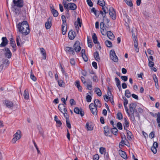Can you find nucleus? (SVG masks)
I'll list each match as a JSON object with an SVG mask.
<instances>
[{
  "label": "nucleus",
  "instance_id": "f257e3e1",
  "mask_svg": "<svg viewBox=\"0 0 160 160\" xmlns=\"http://www.w3.org/2000/svg\"><path fill=\"white\" fill-rule=\"evenodd\" d=\"M17 28L19 32L24 35H27L29 33V25L26 21H24L22 23H19L17 25Z\"/></svg>",
  "mask_w": 160,
  "mask_h": 160
},
{
  "label": "nucleus",
  "instance_id": "f03ea898",
  "mask_svg": "<svg viewBox=\"0 0 160 160\" xmlns=\"http://www.w3.org/2000/svg\"><path fill=\"white\" fill-rule=\"evenodd\" d=\"M12 2V10L16 15H19L21 12V8L23 6V0H13Z\"/></svg>",
  "mask_w": 160,
  "mask_h": 160
},
{
  "label": "nucleus",
  "instance_id": "7ed1b4c3",
  "mask_svg": "<svg viewBox=\"0 0 160 160\" xmlns=\"http://www.w3.org/2000/svg\"><path fill=\"white\" fill-rule=\"evenodd\" d=\"M136 105L135 104L132 103L129 104V109L130 112L129 113V117L130 118V119L132 122L133 123L135 122V119L134 117V114L135 112V108Z\"/></svg>",
  "mask_w": 160,
  "mask_h": 160
},
{
  "label": "nucleus",
  "instance_id": "20e7f679",
  "mask_svg": "<svg viewBox=\"0 0 160 160\" xmlns=\"http://www.w3.org/2000/svg\"><path fill=\"white\" fill-rule=\"evenodd\" d=\"M110 57L111 59L115 62H117L118 59L113 50H111L110 52Z\"/></svg>",
  "mask_w": 160,
  "mask_h": 160
},
{
  "label": "nucleus",
  "instance_id": "39448f33",
  "mask_svg": "<svg viewBox=\"0 0 160 160\" xmlns=\"http://www.w3.org/2000/svg\"><path fill=\"white\" fill-rule=\"evenodd\" d=\"M109 15L112 19L114 20L116 19V15L115 11L113 8L110 7L109 9Z\"/></svg>",
  "mask_w": 160,
  "mask_h": 160
},
{
  "label": "nucleus",
  "instance_id": "423d86ee",
  "mask_svg": "<svg viewBox=\"0 0 160 160\" xmlns=\"http://www.w3.org/2000/svg\"><path fill=\"white\" fill-rule=\"evenodd\" d=\"M73 47L74 50L77 52H79L81 50L80 43L79 41H77L74 44Z\"/></svg>",
  "mask_w": 160,
  "mask_h": 160
},
{
  "label": "nucleus",
  "instance_id": "0eeeda50",
  "mask_svg": "<svg viewBox=\"0 0 160 160\" xmlns=\"http://www.w3.org/2000/svg\"><path fill=\"white\" fill-rule=\"evenodd\" d=\"M111 128L108 126H106L104 128V133L105 135L106 136H111V133L110 132Z\"/></svg>",
  "mask_w": 160,
  "mask_h": 160
},
{
  "label": "nucleus",
  "instance_id": "6e6552de",
  "mask_svg": "<svg viewBox=\"0 0 160 160\" xmlns=\"http://www.w3.org/2000/svg\"><path fill=\"white\" fill-rule=\"evenodd\" d=\"M74 111L77 114H80L81 117L83 116L84 114V112L82 109L81 108L79 109L78 107L75 108Z\"/></svg>",
  "mask_w": 160,
  "mask_h": 160
},
{
  "label": "nucleus",
  "instance_id": "1a4fd4ad",
  "mask_svg": "<svg viewBox=\"0 0 160 160\" xmlns=\"http://www.w3.org/2000/svg\"><path fill=\"white\" fill-rule=\"evenodd\" d=\"M143 112V109L139 107L137 108V109H135V111L134 114V117H137L138 118V119L140 120V117L139 114L138 113H141Z\"/></svg>",
  "mask_w": 160,
  "mask_h": 160
},
{
  "label": "nucleus",
  "instance_id": "9d476101",
  "mask_svg": "<svg viewBox=\"0 0 160 160\" xmlns=\"http://www.w3.org/2000/svg\"><path fill=\"white\" fill-rule=\"evenodd\" d=\"M4 54L5 57L8 58H10L11 57L12 53L8 48H5Z\"/></svg>",
  "mask_w": 160,
  "mask_h": 160
},
{
  "label": "nucleus",
  "instance_id": "9b49d317",
  "mask_svg": "<svg viewBox=\"0 0 160 160\" xmlns=\"http://www.w3.org/2000/svg\"><path fill=\"white\" fill-rule=\"evenodd\" d=\"M65 104H59L58 106V108L60 111L62 113H63L64 111L65 113L66 112H67V110L66 108Z\"/></svg>",
  "mask_w": 160,
  "mask_h": 160
},
{
  "label": "nucleus",
  "instance_id": "f8f14e48",
  "mask_svg": "<svg viewBox=\"0 0 160 160\" xmlns=\"http://www.w3.org/2000/svg\"><path fill=\"white\" fill-rule=\"evenodd\" d=\"M2 42L0 44V47H5L8 44V40L6 37H2Z\"/></svg>",
  "mask_w": 160,
  "mask_h": 160
},
{
  "label": "nucleus",
  "instance_id": "ddd939ff",
  "mask_svg": "<svg viewBox=\"0 0 160 160\" xmlns=\"http://www.w3.org/2000/svg\"><path fill=\"white\" fill-rule=\"evenodd\" d=\"M4 103L6 107L8 108H12L14 106L13 103L12 101L8 100H5Z\"/></svg>",
  "mask_w": 160,
  "mask_h": 160
},
{
  "label": "nucleus",
  "instance_id": "4468645a",
  "mask_svg": "<svg viewBox=\"0 0 160 160\" xmlns=\"http://www.w3.org/2000/svg\"><path fill=\"white\" fill-rule=\"evenodd\" d=\"M92 38L93 40V42L95 44H98L99 45V47L100 49L101 48V47L100 46L99 43L98 41L96 35L95 33H93L92 36Z\"/></svg>",
  "mask_w": 160,
  "mask_h": 160
},
{
  "label": "nucleus",
  "instance_id": "2eb2a0df",
  "mask_svg": "<svg viewBox=\"0 0 160 160\" xmlns=\"http://www.w3.org/2000/svg\"><path fill=\"white\" fill-rule=\"evenodd\" d=\"M133 41L134 45L135 48V50L137 52H138L139 51V49L138 48V41L137 40V38L135 35L134 36V37L133 38Z\"/></svg>",
  "mask_w": 160,
  "mask_h": 160
},
{
  "label": "nucleus",
  "instance_id": "dca6fc26",
  "mask_svg": "<svg viewBox=\"0 0 160 160\" xmlns=\"http://www.w3.org/2000/svg\"><path fill=\"white\" fill-rule=\"evenodd\" d=\"M77 6L73 3H68V9L74 10L77 8Z\"/></svg>",
  "mask_w": 160,
  "mask_h": 160
},
{
  "label": "nucleus",
  "instance_id": "f3484780",
  "mask_svg": "<svg viewBox=\"0 0 160 160\" xmlns=\"http://www.w3.org/2000/svg\"><path fill=\"white\" fill-rule=\"evenodd\" d=\"M65 50L66 51L68 52L70 54H72V55H74L75 54L74 50L72 48L67 47H66Z\"/></svg>",
  "mask_w": 160,
  "mask_h": 160
},
{
  "label": "nucleus",
  "instance_id": "a211bd4d",
  "mask_svg": "<svg viewBox=\"0 0 160 160\" xmlns=\"http://www.w3.org/2000/svg\"><path fill=\"white\" fill-rule=\"evenodd\" d=\"M50 18H48L47 21L45 23V26L47 29H49L51 26V22Z\"/></svg>",
  "mask_w": 160,
  "mask_h": 160
},
{
  "label": "nucleus",
  "instance_id": "6ab92c4d",
  "mask_svg": "<svg viewBox=\"0 0 160 160\" xmlns=\"http://www.w3.org/2000/svg\"><path fill=\"white\" fill-rule=\"evenodd\" d=\"M107 34L108 37L111 40H113L114 38V36L112 33L110 31H108L107 32Z\"/></svg>",
  "mask_w": 160,
  "mask_h": 160
},
{
  "label": "nucleus",
  "instance_id": "aec40b11",
  "mask_svg": "<svg viewBox=\"0 0 160 160\" xmlns=\"http://www.w3.org/2000/svg\"><path fill=\"white\" fill-rule=\"evenodd\" d=\"M75 33L72 31H70L68 34V36L69 38L71 40H73L74 39L75 36Z\"/></svg>",
  "mask_w": 160,
  "mask_h": 160
},
{
  "label": "nucleus",
  "instance_id": "412c9836",
  "mask_svg": "<svg viewBox=\"0 0 160 160\" xmlns=\"http://www.w3.org/2000/svg\"><path fill=\"white\" fill-rule=\"evenodd\" d=\"M86 127L88 130H92L93 129V127L91 122H87L86 125Z\"/></svg>",
  "mask_w": 160,
  "mask_h": 160
},
{
  "label": "nucleus",
  "instance_id": "4be33fe9",
  "mask_svg": "<svg viewBox=\"0 0 160 160\" xmlns=\"http://www.w3.org/2000/svg\"><path fill=\"white\" fill-rule=\"evenodd\" d=\"M115 80L116 81V84L119 89V90L120 91L121 89V88L120 85V82L119 79L117 78H115Z\"/></svg>",
  "mask_w": 160,
  "mask_h": 160
},
{
  "label": "nucleus",
  "instance_id": "5701e85b",
  "mask_svg": "<svg viewBox=\"0 0 160 160\" xmlns=\"http://www.w3.org/2000/svg\"><path fill=\"white\" fill-rule=\"evenodd\" d=\"M75 85L78 88V91L81 92L82 91V87L80 85V82L79 81H76L75 82Z\"/></svg>",
  "mask_w": 160,
  "mask_h": 160
},
{
  "label": "nucleus",
  "instance_id": "b1692460",
  "mask_svg": "<svg viewBox=\"0 0 160 160\" xmlns=\"http://www.w3.org/2000/svg\"><path fill=\"white\" fill-rule=\"evenodd\" d=\"M23 96L25 99L28 100L29 99V95L28 91L26 89L24 90L23 94Z\"/></svg>",
  "mask_w": 160,
  "mask_h": 160
},
{
  "label": "nucleus",
  "instance_id": "393cba45",
  "mask_svg": "<svg viewBox=\"0 0 160 160\" xmlns=\"http://www.w3.org/2000/svg\"><path fill=\"white\" fill-rule=\"evenodd\" d=\"M66 25L67 24H62V34L63 35H65L66 32L67 28L65 27Z\"/></svg>",
  "mask_w": 160,
  "mask_h": 160
},
{
  "label": "nucleus",
  "instance_id": "a878e982",
  "mask_svg": "<svg viewBox=\"0 0 160 160\" xmlns=\"http://www.w3.org/2000/svg\"><path fill=\"white\" fill-rule=\"evenodd\" d=\"M94 104L96 107H100L101 106V104L100 101L98 99H95L94 100Z\"/></svg>",
  "mask_w": 160,
  "mask_h": 160
},
{
  "label": "nucleus",
  "instance_id": "bb28decb",
  "mask_svg": "<svg viewBox=\"0 0 160 160\" xmlns=\"http://www.w3.org/2000/svg\"><path fill=\"white\" fill-rule=\"evenodd\" d=\"M40 50L41 53L43 56V58L44 59H45L46 58V52L44 49L43 48H40Z\"/></svg>",
  "mask_w": 160,
  "mask_h": 160
},
{
  "label": "nucleus",
  "instance_id": "cd10ccee",
  "mask_svg": "<svg viewBox=\"0 0 160 160\" xmlns=\"http://www.w3.org/2000/svg\"><path fill=\"white\" fill-rule=\"evenodd\" d=\"M94 56L95 60L97 61H99L100 59L99 58V54L97 52H95L94 53Z\"/></svg>",
  "mask_w": 160,
  "mask_h": 160
},
{
  "label": "nucleus",
  "instance_id": "c85d7f7f",
  "mask_svg": "<svg viewBox=\"0 0 160 160\" xmlns=\"http://www.w3.org/2000/svg\"><path fill=\"white\" fill-rule=\"evenodd\" d=\"M20 132L19 131H18L15 134L14 136L15 138H17L18 140L20 139L21 138V136L20 135Z\"/></svg>",
  "mask_w": 160,
  "mask_h": 160
},
{
  "label": "nucleus",
  "instance_id": "c756f323",
  "mask_svg": "<svg viewBox=\"0 0 160 160\" xmlns=\"http://www.w3.org/2000/svg\"><path fill=\"white\" fill-rule=\"evenodd\" d=\"M66 123L67 127L69 129L71 128V125L69 119L68 117H66Z\"/></svg>",
  "mask_w": 160,
  "mask_h": 160
},
{
  "label": "nucleus",
  "instance_id": "7c9ffc66",
  "mask_svg": "<svg viewBox=\"0 0 160 160\" xmlns=\"http://www.w3.org/2000/svg\"><path fill=\"white\" fill-rule=\"evenodd\" d=\"M51 11L53 16L54 17H56L58 16V13L57 10L53 8Z\"/></svg>",
  "mask_w": 160,
  "mask_h": 160
},
{
  "label": "nucleus",
  "instance_id": "2f4dec72",
  "mask_svg": "<svg viewBox=\"0 0 160 160\" xmlns=\"http://www.w3.org/2000/svg\"><path fill=\"white\" fill-rule=\"evenodd\" d=\"M112 133L115 135L118 134V130L116 127H114L111 129Z\"/></svg>",
  "mask_w": 160,
  "mask_h": 160
},
{
  "label": "nucleus",
  "instance_id": "473e14b6",
  "mask_svg": "<svg viewBox=\"0 0 160 160\" xmlns=\"http://www.w3.org/2000/svg\"><path fill=\"white\" fill-rule=\"evenodd\" d=\"M95 92L99 96H101L102 95V92L100 89L98 88H95Z\"/></svg>",
  "mask_w": 160,
  "mask_h": 160
},
{
  "label": "nucleus",
  "instance_id": "72a5a7b5",
  "mask_svg": "<svg viewBox=\"0 0 160 160\" xmlns=\"http://www.w3.org/2000/svg\"><path fill=\"white\" fill-rule=\"evenodd\" d=\"M98 3L102 7L105 5V3L103 0H98Z\"/></svg>",
  "mask_w": 160,
  "mask_h": 160
},
{
  "label": "nucleus",
  "instance_id": "f704fd0d",
  "mask_svg": "<svg viewBox=\"0 0 160 160\" xmlns=\"http://www.w3.org/2000/svg\"><path fill=\"white\" fill-rule=\"evenodd\" d=\"M92 113L93 115H96L97 114V107H94L92 109L90 110Z\"/></svg>",
  "mask_w": 160,
  "mask_h": 160
},
{
  "label": "nucleus",
  "instance_id": "c9c22d12",
  "mask_svg": "<svg viewBox=\"0 0 160 160\" xmlns=\"http://www.w3.org/2000/svg\"><path fill=\"white\" fill-rule=\"evenodd\" d=\"M62 3L65 8L67 9V12H68L69 11V10H68V3L67 4V2L64 0L63 1Z\"/></svg>",
  "mask_w": 160,
  "mask_h": 160
},
{
  "label": "nucleus",
  "instance_id": "e433bc0d",
  "mask_svg": "<svg viewBox=\"0 0 160 160\" xmlns=\"http://www.w3.org/2000/svg\"><path fill=\"white\" fill-rule=\"evenodd\" d=\"M125 95L128 98H130L131 96V93L129 90L127 89L125 91Z\"/></svg>",
  "mask_w": 160,
  "mask_h": 160
},
{
  "label": "nucleus",
  "instance_id": "4c0bfd02",
  "mask_svg": "<svg viewBox=\"0 0 160 160\" xmlns=\"http://www.w3.org/2000/svg\"><path fill=\"white\" fill-rule=\"evenodd\" d=\"M101 32L102 33V34L103 35H106L107 34V32H106V29L104 27L103 28H101Z\"/></svg>",
  "mask_w": 160,
  "mask_h": 160
},
{
  "label": "nucleus",
  "instance_id": "58836bf2",
  "mask_svg": "<svg viewBox=\"0 0 160 160\" xmlns=\"http://www.w3.org/2000/svg\"><path fill=\"white\" fill-rule=\"evenodd\" d=\"M121 156L124 159L127 158V156L125 152L124 151H121L120 153Z\"/></svg>",
  "mask_w": 160,
  "mask_h": 160
},
{
  "label": "nucleus",
  "instance_id": "ea45409f",
  "mask_svg": "<svg viewBox=\"0 0 160 160\" xmlns=\"http://www.w3.org/2000/svg\"><path fill=\"white\" fill-rule=\"evenodd\" d=\"M124 122L123 124L124 128H127L129 126V122L126 118H124Z\"/></svg>",
  "mask_w": 160,
  "mask_h": 160
},
{
  "label": "nucleus",
  "instance_id": "a19ab883",
  "mask_svg": "<svg viewBox=\"0 0 160 160\" xmlns=\"http://www.w3.org/2000/svg\"><path fill=\"white\" fill-rule=\"evenodd\" d=\"M125 2L130 7H132L133 6V4L132 1L130 0H125Z\"/></svg>",
  "mask_w": 160,
  "mask_h": 160
},
{
  "label": "nucleus",
  "instance_id": "79ce46f5",
  "mask_svg": "<svg viewBox=\"0 0 160 160\" xmlns=\"http://www.w3.org/2000/svg\"><path fill=\"white\" fill-rule=\"evenodd\" d=\"M105 44L108 47L110 48L112 47V42L106 40L105 42Z\"/></svg>",
  "mask_w": 160,
  "mask_h": 160
},
{
  "label": "nucleus",
  "instance_id": "37998d69",
  "mask_svg": "<svg viewBox=\"0 0 160 160\" xmlns=\"http://www.w3.org/2000/svg\"><path fill=\"white\" fill-rule=\"evenodd\" d=\"M30 78H31L34 81H35L36 80V77L34 76L33 74L32 73V70H31L30 72Z\"/></svg>",
  "mask_w": 160,
  "mask_h": 160
},
{
  "label": "nucleus",
  "instance_id": "c03bdc74",
  "mask_svg": "<svg viewBox=\"0 0 160 160\" xmlns=\"http://www.w3.org/2000/svg\"><path fill=\"white\" fill-rule=\"evenodd\" d=\"M117 118L119 120H121L122 119L123 116L122 113L120 112H119L117 114Z\"/></svg>",
  "mask_w": 160,
  "mask_h": 160
},
{
  "label": "nucleus",
  "instance_id": "a18cd8bd",
  "mask_svg": "<svg viewBox=\"0 0 160 160\" xmlns=\"http://www.w3.org/2000/svg\"><path fill=\"white\" fill-rule=\"evenodd\" d=\"M57 82H58L59 86L60 87H63V86L64 85V82L62 80H58Z\"/></svg>",
  "mask_w": 160,
  "mask_h": 160
},
{
  "label": "nucleus",
  "instance_id": "49530a36",
  "mask_svg": "<svg viewBox=\"0 0 160 160\" xmlns=\"http://www.w3.org/2000/svg\"><path fill=\"white\" fill-rule=\"evenodd\" d=\"M155 115H157V121L158 123L160 122V113L158 112L157 114L155 113Z\"/></svg>",
  "mask_w": 160,
  "mask_h": 160
},
{
  "label": "nucleus",
  "instance_id": "de8ad7c7",
  "mask_svg": "<svg viewBox=\"0 0 160 160\" xmlns=\"http://www.w3.org/2000/svg\"><path fill=\"white\" fill-rule=\"evenodd\" d=\"M16 41L17 46H20L19 41H21V38L19 36H18L17 37Z\"/></svg>",
  "mask_w": 160,
  "mask_h": 160
},
{
  "label": "nucleus",
  "instance_id": "09e8293b",
  "mask_svg": "<svg viewBox=\"0 0 160 160\" xmlns=\"http://www.w3.org/2000/svg\"><path fill=\"white\" fill-rule=\"evenodd\" d=\"M102 9L103 12L105 13H108V11L109 10L108 9V8L106 6H102Z\"/></svg>",
  "mask_w": 160,
  "mask_h": 160
},
{
  "label": "nucleus",
  "instance_id": "8fccbe9b",
  "mask_svg": "<svg viewBox=\"0 0 160 160\" xmlns=\"http://www.w3.org/2000/svg\"><path fill=\"white\" fill-rule=\"evenodd\" d=\"M61 19L62 21V24H66V19L65 16L64 15H62L61 16Z\"/></svg>",
  "mask_w": 160,
  "mask_h": 160
},
{
  "label": "nucleus",
  "instance_id": "3c124183",
  "mask_svg": "<svg viewBox=\"0 0 160 160\" xmlns=\"http://www.w3.org/2000/svg\"><path fill=\"white\" fill-rule=\"evenodd\" d=\"M86 99L88 102H90L91 101L92 97L89 95H87L86 96Z\"/></svg>",
  "mask_w": 160,
  "mask_h": 160
},
{
  "label": "nucleus",
  "instance_id": "603ef678",
  "mask_svg": "<svg viewBox=\"0 0 160 160\" xmlns=\"http://www.w3.org/2000/svg\"><path fill=\"white\" fill-rule=\"evenodd\" d=\"M99 151L101 154H103L106 151L105 148L102 147H100L99 149Z\"/></svg>",
  "mask_w": 160,
  "mask_h": 160
},
{
  "label": "nucleus",
  "instance_id": "864d4df0",
  "mask_svg": "<svg viewBox=\"0 0 160 160\" xmlns=\"http://www.w3.org/2000/svg\"><path fill=\"white\" fill-rule=\"evenodd\" d=\"M117 127L118 129L122 130V123L120 122H118L117 124Z\"/></svg>",
  "mask_w": 160,
  "mask_h": 160
},
{
  "label": "nucleus",
  "instance_id": "5fc2aeb1",
  "mask_svg": "<svg viewBox=\"0 0 160 160\" xmlns=\"http://www.w3.org/2000/svg\"><path fill=\"white\" fill-rule=\"evenodd\" d=\"M123 99L124 100L123 105L124 106L127 105L128 104V101L125 97H122Z\"/></svg>",
  "mask_w": 160,
  "mask_h": 160
},
{
  "label": "nucleus",
  "instance_id": "6e6d98bb",
  "mask_svg": "<svg viewBox=\"0 0 160 160\" xmlns=\"http://www.w3.org/2000/svg\"><path fill=\"white\" fill-rule=\"evenodd\" d=\"M153 78L155 83H157L158 84V79L156 76L155 74L153 75Z\"/></svg>",
  "mask_w": 160,
  "mask_h": 160
},
{
  "label": "nucleus",
  "instance_id": "4d7b16f0",
  "mask_svg": "<svg viewBox=\"0 0 160 160\" xmlns=\"http://www.w3.org/2000/svg\"><path fill=\"white\" fill-rule=\"evenodd\" d=\"M129 143L128 141L127 140H126V138H125V140H122L120 143H122V144H123L127 146H128V145L126 144V143Z\"/></svg>",
  "mask_w": 160,
  "mask_h": 160
},
{
  "label": "nucleus",
  "instance_id": "13d9d810",
  "mask_svg": "<svg viewBox=\"0 0 160 160\" xmlns=\"http://www.w3.org/2000/svg\"><path fill=\"white\" fill-rule=\"evenodd\" d=\"M154 65V63L149 59L148 66L150 67H152Z\"/></svg>",
  "mask_w": 160,
  "mask_h": 160
},
{
  "label": "nucleus",
  "instance_id": "bf43d9fd",
  "mask_svg": "<svg viewBox=\"0 0 160 160\" xmlns=\"http://www.w3.org/2000/svg\"><path fill=\"white\" fill-rule=\"evenodd\" d=\"M82 56L84 61L87 62L88 61V59L86 54L82 55Z\"/></svg>",
  "mask_w": 160,
  "mask_h": 160
},
{
  "label": "nucleus",
  "instance_id": "052dcab7",
  "mask_svg": "<svg viewBox=\"0 0 160 160\" xmlns=\"http://www.w3.org/2000/svg\"><path fill=\"white\" fill-rule=\"evenodd\" d=\"M151 150L154 154L156 153L157 149L156 148H155V147L152 146L151 148Z\"/></svg>",
  "mask_w": 160,
  "mask_h": 160
},
{
  "label": "nucleus",
  "instance_id": "680f3d73",
  "mask_svg": "<svg viewBox=\"0 0 160 160\" xmlns=\"http://www.w3.org/2000/svg\"><path fill=\"white\" fill-rule=\"evenodd\" d=\"M87 2L88 5L90 7H92L93 6V3L91 0H87Z\"/></svg>",
  "mask_w": 160,
  "mask_h": 160
},
{
  "label": "nucleus",
  "instance_id": "e2e57ef3",
  "mask_svg": "<svg viewBox=\"0 0 160 160\" xmlns=\"http://www.w3.org/2000/svg\"><path fill=\"white\" fill-rule=\"evenodd\" d=\"M10 41L11 46L12 45H16L14 40L12 38H11Z\"/></svg>",
  "mask_w": 160,
  "mask_h": 160
},
{
  "label": "nucleus",
  "instance_id": "0e129e2a",
  "mask_svg": "<svg viewBox=\"0 0 160 160\" xmlns=\"http://www.w3.org/2000/svg\"><path fill=\"white\" fill-rule=\"evenodd\" d=\"M96 107V106L95 104L93 103H91L89 105V108L90 110Z\"/></svg>",
  "mask_w": 160,
  "mask_h": 160
},
{
  "label": "nucleus",
  "instance_id": "69168bd1",
  "mask_svg": "<svg viewBox=\"0 0 160 160\" xmlns=\"http://www.w3.org/2000/svg\"><path fill=\"white\" fill-rule=\"evenodd\" d=\"M154 132L153 131L149 135V137L151 138H153L154 137Z\"/></svg>",
  "mask_w": 160,
  "mask_h": 160
},
{
  "label": "nucleus",
  "instance_id": "338daca9",
  "mask_svg": "<svg viewBox=\"0 0 160 160\" xmlns=\"http://www.w3.org/2000/svg\"><path fill=\"white\" fill-rule=\"evenodd\" d=\"M92 66L95 69H97L98 68L97 63L95 62H92Z\"/></svg>",
  "mask_w": 160,
  "mask_h": 160
},
{
  "label": "nucleus",
  "instance_id": "774afa93",
  "mask_svg": "<svg viewBox=\"0 0 160 160\" xmlns=\"http://www.w3.org/2000/svg\"><path fill=\"white\" fill-rule=\"evenodd\" d=\"M93 160H98L99 159V156L97 154L93 156Z\"/></svg>",
  "mask_w": 160,
  "mask_h": 160
}]
</instances>
